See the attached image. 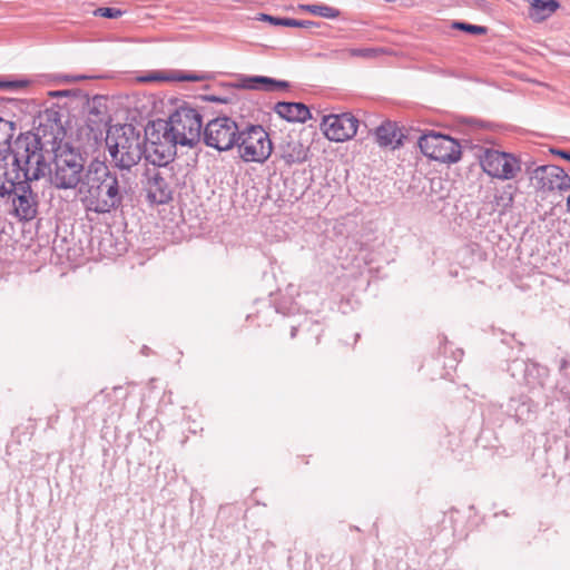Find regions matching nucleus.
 I'll use <instances>...</instances> for the list:
<instances>
[{
    "mask_svg": "<svg viewBox=\"0 0 570 570\" xmlns=\"http://www.w3.org/2000/svg\"><path fill=\"white\" fill-rule=\"evenodd\" d=\"M208 78L205 73L186 72L181 70L156 71L144 78L146 81H203Z\"/></svg>",
    "mask_w": 570,
    "mask_h": 570,
    "instance_id": "22",
    "label": "nucleus"
},
{
    "mask_svg": "<svg viewBox=\"0 0 570 570\" xmlns=\"http://www.w3.org/2000/svg\"><path fill=\"white\" fill-rule=\"evenodd\" d=\"M42 144L38 136H20L11 149V157L16 168V179L32 183L46 177L50 171Z\"/></svg>",
    "mask_w": 570,
    "mask_h": 570,
    "instance_id": "4",
    "label": "nucleus"
},
{
    "mask_svg": "<svg viewBox=\"0 0 570 570\" xmlns=\"http://www.w3.org/2000/svg\"><path fill=\"white\" fill-rule=\"evenodd\" d=\"M78 194L86 212L110 214L124 207L131 194V184L126 174L110 168L106 161L92 159Z\"/></svg>",
    "mask_w": 570,
    "mask_h": 570,
    "instance_id": "1",
    "label": "nucleus"
},
{
    "mask_svg": "<svg viewBox=\"0 0 570 570\" xmlns=\"http://www.w3.org/2000/svg\"><path fill=\"white\" fill-rule=\"evenodd\" d=\"M31 183L26 180L16 181L12 199L16 216L20 220H31L38 213V195L32 191Z\"/></svg>",
    "mask_w": 570,
    "mask_h": 570,
    "instance_id": "14",
    "label": "nucleus"
},
{
    "mask_svg": "<svg viewBox=\"0 0 570 570\" xmlns=\"http://www.w3.org/2000/svg\"><path fill=\"white\" fill-rule=\"evenodd\" d=\"M480 165L489 176L501 180L513 179L521 170V163L513 154L491 148L480 155Z\"/></svg>",
    "mask_w": 570,
    "mask_h": 570,
    "instance_id": "11",
    "label": "nucleus"
},
{
    "mask_svg": "<svg viewBox=\"0 0 570 570\" xmlns=\"http://www.w3.org/2000/svg\"><path fill=\"white\" fill-rule=\"evenodd\" d=\"M296 332H297V328H296V327H293V328H292V332H291V336H292V337H295V336H296Z\"/></svg>",
    "mask_w": 570,
    "mask_h": 570,
    "instance_id": "38",
    "label": "nucleus"
},
{
    "mask_svg": "<svg viewBox=\"0 0 570 570\" xmlns=\"http://www.w3.org/2000/svg\"><path fill=\"white\" fill-rule=\"evenodd\" d=\"M16 168L11 157V148L0 149V197L10 196L14 190Z\"/></svg>",
    "mask_w": 570,
    "mask_h": 570,
    "instance_id": "16",
    "label": "nucleus"
},
{
    "mask_svg": "<svg viewBox=\"0 0 570 570\" xmlns=\"http://www.w3.org/2000/svg\"><path fill=\"white\" fill-rule=\"evenodd\" d=\"M106 146L114 169L129 173L139 164L146 153V137L132 125L116 126L108 131Z\"/></svg>",
    "mask_w": 570,
    "mask_h": 570,
    "instance_id": "2",
    "label": "nucleus"
},
{
    "mask_svg": "<svg viewBox=\"0 0 570 570\" xmlns=\"http://www.w3.org/2000/svg\"><path fill=\"white\" fill-rule=\"evenodd\" d=\"M302 9H304L305 11H307L314 16L327 18V19H335V18L340 17V14H341L338 9L327 6V4H324V3L306 4V6H302Z\"/></svg>",
    "mask_w": 570,
    "mask_h": 570,
    "instance_id": "26",
    "label": "nucleus"
},
{
    "mask_svg": "<svg viewBox=\"0 0 570 570\" xmlns=\"http://www.w3.org/2000/svg\"><path fill=\"white\" fill-rule=\"evenodd\" d=\"M321 127L327 139L341 142L356 135L358 119L350 112L327 115L323 117Z\"/></svg>",
    "mask_w": 570,
    "mask_h": 570,
    "instance_id": "13",
    "label": "nucleus"
},
{
    "mask_svg": "<svg viewBox=\"0 0 570 570\" xmlns=\"http://www.w3.org/2000/svg\"><path fill=\"white\" fill-rule=\"evenodd\" d=\"M235 147L245 163L262 164L269 158L273 151L269 135L261 125H247L244 129H239Z\"/></svg>",
    "mask_w": 570,
    "mask_h": 570,
    "instance_id": "7",
    "label": "nucleus"
},
{
    "mask_svg": "<svg viewBox=\"0 0 570 570\" xmlns=\"http://www.w3.org/2000/svg\"><path fill=\"white\" fill-rule=\"evenodd\" d=\"M281 158L286 165L302 164L307 159L308 147L301 139L288 137L279 146Z\"/></svg>",
    "mask_w": 570,
    "mask_h": 570,
    "instance_id": "17",
    "label": "nucleus"
},
{
    "mask_svg": "<svg viewBox=\"0 0 570 570\" xmlns=\"http://www.w3.org/2000/svg\"><path fill=\"white\" fill-rule=\"evenodd\" d=\"M27 85H28V81L17 80V81L2 82V83H0V87L8 88V89H19V88L26 87Z\"/></svg>",
    "mask_w": 570,
    "mask_h": 570,
    "instance_id": "33",
    "label": "nucleus"
},
{
    "mask_svg": "<svg viewBox=\"0 0 570 570\" xmlns=\"http://www.w3.org/2000/svg\"><path fill=\"white\" fill-rule=\"evenodd\" d=\"M541 401L527 393L519 399H511L509 410L514 412L517 421L527 422L533 417Z\"/></svg>",
    "mask_w": 570,
    "mask_h": 570,
    "instance_id": "18",
    "label": "nucleus"
},
{
    "mask_svg": "<svg viewBox=\"0 0 570 570\" xmlns=\"http://www.w3.org/2000/svg\"><path fill=\"white\" fill-rule=\"evenodd\" d=\"M381 52V49L376 48H363V49H351L350 55L353 57H363V58H376Z\"/></svg>",
    "mask_w": 570,
    "mask_h": 570,
    "instance_id": "31",
    "label": "nucleus"
},
{
    "mask_svg": "<svg viewBox=\"0 0 570 570\" xmlns=\"http://www.w3.org/2000/svg\"><path fill=\"white\" fill-rule=\"evenodd\" d=\"M551 153L553 155H557L566 160H569L570 161V151L568 150H563V149H551Z\"/></svg>",
    "mask_w": 570,
    "mask_h": 570,
    "instance_id": "35",
    "label": "nucleus"
},
{
    "mask_svg": "<svg viewBox=\"0 0 570 570\" xmlns=\"http://www.w3.org/2000/svg\"><path fill=\"white\" fill-rule=\"evenodd\" d=\"M239 128L237 122L227 116L209 120L203 130V141L218 151H228L237 145Z\"/></svg>",
    "mask_w": 570,
    "mask_h": 570,
    "instance_id": "8",
    "label": "nucleus"
},
{
    "mask_svg": "<svg viewBox=\"0 0 570 570\" xmlns=\"http://www.w3.org/2000/svg\"><path fill=\"white\" fill-rule=\"evenodd\" d=\"M176 145L171 144L170 146H165L163 144L153 142L150 147L146 146V153L144 158L147 163L155 166V168H167L166 166L170 160H173L176 151Z\"/></svg>",
    "mask_w": 570,
    "mask_h": 570,
    "instance_id": "20",
    "label": "nucleus"
},
{
    "mask_svg": "<svg viewBox=\"0 0 570 570\" xmlns=\"http://www.w3.org/2000/svg\"><path fill=\"white\" fill-rule=\"evenodd\" d=\"M531 185L541 191L567 190L570 176L557 165H542L529 173Z\"/></svg>",
    "mask_w": 570,
    "mask_h": 570,
    "instance_id": "12",
    "label": "nucleus"
},
{
    "mask_svg": "<svg viewBox=\"0 0 570 570\" xmlns=\"http://www.w3.org/2000/svg\"><path fill=\"white\" fill-rule=\"evenodd\" d=\"M513 199L511 186H508L503 190H497L493 195V199L490 202L491 213L499 212L501 215L504 214L512 207Z\"/></svg>",
    "mask_w": 570,
    "mask_h": 570,
    "instance_id": "25",
    "label": "nucleus"
},
{
    "mask_svg": "<svg viewBox=\"0 0 570 570\" xmlns=\"http://www.w3.org/2000/svg\"><path fill=\"white\" fill-rule=\"evenodd\" d=\"M314 21L309 20H297L293 18H281L278 17L277 26L292 27V28H309L315 26Z\"/></svg>",
    "mask_w": 570,
    "mask_h": 570,
    "instance_id": "28",
    "label": "nucleus"
},
{
    "mask_svg": "<svg viewBox=\"0 0 570 570\" xmlns=\"http://www.w3.org/2000/svg\"><path fill=\"white\" fill-rule=\"evenodd\" d=\"M274 111L289 122H305L312 117L308 107L302 102L279 101L275 105Z\"/></svg>",
    "mask_w": 570,
    "mask_h": 570,
    "instance_id": "19",
    "label": "nucleus"
},
{
    "mask_svg": "<svg viewBox=\"0 0 570 570\" xmlns=\"http://www.w3.org/2000/svg\"><path fill=\"white\" fill-rule=\"evenodd\" d=\"M570 357L569 356H562L559 361V374L560 377H564L566 375H570Z\"/></svg>",
    "mask_w": 570,
    "mask_h": 570,
    "instance_id": "32",
    "label": "nucleus"
},
{
    "mask_svg": "<svg viewBox=\"0 0 570 570\" xmlns=\"http://www.w3.org/2000/svg\"><path fill=\"white\" fill-rule=\"evenodd\" d=\"M259 19L263 21H267L274 26H277V21H278V17L269 16L266 13H262Z\"/></svg>",
    "mask_w": 570,
    "mask_h": 570,
    "instance_id": "36",
    "label": "nucleus"
},
{
    "mask_svg": "<svg viewBox=\"0 0 570 570\" xmlns=\"http://www.w3.org/2000/svg\"><path fill=\"white\" fill-rule=\"evenodd\" d=\"M556 386L559 393L561 394L562 399L570 403V375L560 377Z\"/></svg>",
    "mask_w": 570,
    "mask_h": 570,
    "instance_id": "29",
    "label": "nucleus"
},
{
    "mask_svg": "<svg viewBox=\"0 0 570 570\" xmlns=\"http://www.w3.org/2000/svg\"><path fill=\"white\" fill-rule=\"evenodd\" d=\"M375 136L381 147H392V149H395L402 145V134L396 125L390 121L377 127Z\"/></svg>",
    "mask_w": 570,
    "mask_h": 570,
    "instance_id": "23",
    "label": "nucleus"
},
{
    "mask_svg": "<svg viewBox=\"0 0 570 570\" xmlns=\"http://www.w3.org/2000/svg\"><path fill=\"white\" fill-rule=\"evenodd\" d=\"M452 28L455 30L465 31L472 35H485L487 28L482 26L471 24L466 22L455 21L452 23Z\"/></svg>",
    "mask_w": 570,
    "mask_h": 570,
    "instance_id": "27",
    "label": "nucleus"
},
{
    "mask_svg": "<svg viewBox=\"0 0 570 570\" xmlns=\"http://www.w3.org/2000/svg\"><path fill=\"white\" fill-rule=\"evenodd\" d=\"M419 147L424 156L444 164L456 163L461 158L460 144L450 136L431 131L419 138Z\"/></svg>",
    "mask_w": 570,
    "mask_h": 570,
    "instance_id": "9",
    "label": "nucleus"
},
{
    "mask_svg": "<svg viewBox=\"0 0 570 570\" xmlns=\"http://www.w3.org/2000/svg\"><path fill=\"white\" fill-rule=\"evenodd\" d=\"M531 8L529 17L535 21L541 22L551 17L559 8L557 0H529Z\"/></svg>",
    "mask_w": 570,
    "mask_h": 570,
    "instance_id": "24",
    "label": "nucleus"
},
{
    "mask_svg": "<svg viewBox=\"0 0 570 570\" xmlns=\"http://www.w3.org/2000/svg\"><path fill=\"white\" fill-rule=\"evenodd\" d=\"M204 99L206 101H210V102H220V104H227L228 102V98H223V97H218V96H215V95L204 96Z\"/></svg>",
    "mask_w": 570,
    "mask_h": 570,
    "instance_id": "34",
    "label": "nucleus"
},
{
    "mask_svg": "<svg viewBox=\"0 0 570 570\" xmlns=\"http://www.w3.org/2000/svg\"><path fill=\"white\" fill-rule=\"evenodd\" d=\"M94 13L97 17L116 19L122 14V11L120 9L114 8V7H100V8L96 9Z\"/></svg>",
    "mask_w": 570,
    "mask_h": 570,
    "instance_id": "30",
    "label": "nucleus"
},
{
    "mask_svg": "<svg viewBox=\"0 0 570 570\" xmlns=\"http://www.w3.org/2000/svg\"><path fill=\"white\" fill-rule=\"evenodd\" d=\"M52 164L48 175L51 184L58 189L79 188L83 181L87 166L81 153L69 142L53 140Z\"/></svg>",
    "mask_w": 570,
    "mask_h": 570,
    "instance_id": "3",
    "label": "nucleus"
},
{
    "mask_svg": "<svg viewBox=\"0 0 570 570\" xmlns=\"http://www.w3.org/2000/svg\"><path fill=\"white\" fill-rule=\"evenodd\" d=\"M204 127L199 110L185 102L169 116L164 138L174 145L194 147L200 141Z\"/></svg>",
    "mask_w": 570,
    "mask_h": 570,
    "instance_id": "5",
    "label": "nucleus"
},
{
    "mask_svg": "<svg viewBox=\"0 0 570 570\" xmlns=\"http://www.w3.org/2000/svg\"><path fill=\"white\" fill-rule=\"evenodd\" d=\"M507 371L529 395L546 400V404H549L546 384L550 371L547 366L530 360L514 358L509 363Z\"/></svg>",
    "mask_w": 570,
    "mask_h": 570,
    "instance_id": "6",
    "label": "nucleus"
},
{
    "mask_svg": "<svg viewBox=\"0 0 570 570\" xmlns=\"http://www.w3.org/2000/svg\"><path fill=\"white\" fill-rule=\"evenodd\" d=\"M240 88L249 90H264L268 92L285 90L289 88V83L284 80H276L274 78L265 76H252L245 77L240 85Z\"/></svg>",
    "mask_w": 570,
    "mask_h": 570,
    "instance_id": "21",
    "label": "nucleus"
},
{
    "mask_svg": "<svg viewBox=\"0 0 570 570\" xmlns=\"http://www.w3.org/2000/svg\"><path fill=\"white\" fill-rule=\"evenodd\" d=\"M168 168H153L146 170L148 198L156 204H166L173 198V189L167 178L170 177Z\"/></svg>",
    "mask_w": 570,
    "mask_h": 570,
    "instance_id": "15",
    "label": "nucleus"
},
{
    "mask_svg": "<svg viewBox=\"0 0 570 570\" xmlns=\"http://www.w3.org/2000/svg\"><path fill=\"white\" fill-rule=\"evenodd\" d=\"M65 78L67 81H80V80L90 79L91 77L80 75V76H66Z\"/></svg>",
    "mask_w": 570,
    "mask_h": 570,
    "instance_id": "37",
    "label": "nucleus"
},
{
    "mask_svg": "<svg viewBox=\"0 0 570 570\" xmlns=\"http://www.w3.org/2000/svg\"><path fill=\"white\" fill-rule=\"evenodd\" d=\"M53 96H70L78 105L87 109V126L91 131H100L102 126L109 121L107 98L102 95H96L92 98L85 91L61 90L56 91Z\"/></svg>",
    "mask_w": 570,
    "mask_h": 570,
    "instance_id": "10",
    "label": "nucleus"
}]
</instances>
